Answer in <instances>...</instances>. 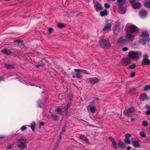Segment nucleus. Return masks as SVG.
<instances>
[{
	"mask_svg": "<svg viewBox=\"0 0 150 150\" xmlns=\"http://www.w3.org/2000/svg\"><path fill=\"white\" fill-rule=\"evenodd\" d=\"M126 36L125 38H134L136 33L139 31V28L131 23H127L125 27Z\"/></svg>",
	"mask_w": 150,
	"mask_h": 150,
	"instance_id": "1",
	"label": "nucleus"
},
{
	"mask_svg": "<svg viewBox=\"0 0 150 150\" xmlns=\"http://www.w3.org/2000/svg\"><path fill=\"white\" fill-rule=\"evenodd\" d=\"M99 45L102 48L105 49H108L111 47L110 42L105 39H102L100 40Z\"/></svg>",
	"mask_w": 150,
	"mask_h": 150,
	"instance_id": "2",
	"label": "nucleus"
},
{
	"mask_svg": "<svg viewBox=\"0 0 150 150\" xmlns=\"http://www.w3.org/2000/svg\"><path fill=\"white\" fill-rule=\"evenodd\" d=\"M141 55L140 52L131 51L128 53L129 58L130 59H135L139 58Z\"/></svg>",
	"mask_w": 150,
	"mask_h": 150,
	"instance_id": "3",
	"label": "nucleus"
},
{
	"mask_svg": "<svg viewBox=\"0 0 150 150\" xmlns=\"http://www.w3.org/2000/svg\"><path fill=\"white\" fill-rule=\"evenodd\" d=\"M26 143L25 139H19L17 146L19 148L23 149L26 147Z\"/></svg>",
	"mask_w": 150,
	"mask_h": 150,
	"instance_id": "4",
	"label": "nucleus"
},
{
	"mask_svg": "<svg viewBox=\"0 0 150 150\" xmlns=\"http://www.w3.org/2000/svg\"><path fill=\"white\" fill-rule=\"evenodd\" d=\"M134 38H119L118 41V43L122 45L126 42H129L133 41Z\"/></svg>",
	"mask_w": 150,
	"mask_h": 150,
	"instance_id": "5",
	"label": "nucleus"
},
{
	"mask_svg": "<svg viewBox=\"0 0 150 150\" xmlns=\"http://www.w3.org/2000/svg\"><path fill=\"white\" fill-rule=\"evenodd\" d=\"M129 1L132 4V7L134 9H138L141 7V4L138 2H135V0H129Z\"/></svg>",
	"mask_w": 150,
	"mask_h": 150,
	"instance_id": "6",
	"label": "nucleus"
},
{
	"mask_svg": "<svg viewBox=\"0 0 150 150\" xmlns=\"http://www.w3.org/2000/svg\"><path fill=\"white\" fill-rule=\"evenodd\" d=\"M94 8L97 12L100 11L103 9L102 5L98 2L94 3Z\"/></svg>",
	"mask_w": 150,
	"mask_h": 150,
	"instance_id": "7",
	"label": "nucleus"
},
{
	"mask_svg": "<svg viewBox=\"0 0 150 150\" xmlns=\"http://www.w3.org/2000/svg\"><path fill=\"white\" fill-rule=\"evenodd\" d=\"M105 22L106 23L103 29V31L109 30L112 27L111 24L110 23H108V20H106Z\"/></svg>",
	"mask_w": 150,
	"mask_h": 150,
	"instance_id": "8",
	"label": "nucleus"
},
{
	"mask_svg": "<svg viewBox=\"0 0 150 150\" xmlns=\"http://www.w3.org/2000/svg\"><path fill=\"white\" fill-rule=\"evenodd\" d=\"M131 62V59L127 57L123 59L122 63V65L126 66L130 64Z\"/></svg>",
	"mask_w": 150,
	"mask_h": 150,
	"instance_id": "9",
	"label": "nucleus"
},
{
	"mask_svg": "<svg viewBox=\"0 0 150 150\" xmlns=\"http://www.w3.org/2000/svg\"><path fill=\"white\" fill-rule=\"evenodd\" d=\"M134 138H132V144L135 147L139 148L140 146L139 140L134 141L133 139H134Z\"/></svg>",
	"mask_w": 150,
	"mask_h": 150,
	"instance_id": "10",
	"label": "nucleus"
},
{
	"mask_svg": "<svg viewBox=\"0 0 150 150\" xmlns=\"http://www.w3.org/2000/svg\"><path fill=\"white\" fill-rule=\"evenodd\" d=\"M139 14L140 17L143 18H145L147 15L146 11L144 10L141 11L139 13Z\"/></svg>",
	"mask_w": 150,
	"mask_h": 150,
	"instance_id": "11",
	"label": "nucleus"
},
{
	"mask_svg": "<svg viewBox=\"0 0 150 150\" xmlns=\"http://www.w3.org/2000/svg\"><path fill=\"white\" fill-rule=\"evenodd\" d=\"M87 109L88 112L90 111L93 113H95L96 110V107L94 106L88 105L87 107Z\"/></svg>",
	"mask_w": 150,
	"mask_h": 150,
	"instance_id": "12",
	"label": "nucleus"
},
{
	"mask_svg": "<svg viewBox=\"0 0 150 150\" xmlns=\"http://www.w3.org/2000/svg\"><path fill=\"white\" fill-rule=\"evenodd\" d=\"M99 81V79L96 78H91L90 79V83L92 84H95Z\"/></svg>",
	"mask_w": 150,
	"mask_h": 150,
	"instance_id": "13",
	"label": "nucleus"
},
{
	"mask_svg": "<svg viewBox=\"0 0 150 150\" xmlns=\"http://www.w3.org/2000/svg\"><path fill=\"white\" fill-rule=\"evenodd\" d=\"M1 52L4 54L7 55H9L12 53V52L7 49H4L2 50Z\"/></svg>",
	"mask_w": 150,
	"mask_h": 150,
	"instance_id": "14",
	"label": "nucleus"
},
{
	"mask_svg": "<svg viewBox=\"0 0 150 150\" xmlns=\"http://www.w3.org/2000/svg\"><path fill=\"white\" fill-rule=\"evenodd\" d=\"M118 11L121 14H124L126 11V8L123 7H120L119 8Z\"/></svg>",
	"mask_w": 150,
	"mask_h": 150,
	"instance_id": "15",
	"label": "nucleus"
},
{
	"mask_svg": "<svg viewBox=\"0 0 150 150\" xmlns=\"http://www.w3.org/2000/svg\"><path fill=\"white\" fill-rule=\"evenodd\" d=\"M149 99L147 95L145 93L142 94L140 97V99L141 101H143L145 99Z\"/></svg>",
	"mask_w": 150,
	"mask_h": 150,
	"instance_id": "16",
	"label": "nucleus"
},
{
	"mask_svg": "<svg viewBox=\"0 0 150 150\" xmlns=\"http://www.w3.org/2000/svg\"><path fill=\"white\" fill-rule=\"evenodd\" d=\"M150 63V60L147 58L144 59L142 62V65H148Z\"/></svg>",
	"mask_w": 150,
	"mask_h": 150,
	"instance_id": "17",
	"label": "nucleus"
},
{
	"mask_svg": "<svg viewBox=\"0 0 150 150\" xmlns=\"http://www.w3.org/2000/svg\"><path fill=\"white\" fill-rule=\"evenodd\" d=\"M146 38H142L139 40V42H140L142 43L143 44H145L147 42L150 40L149 38H148V39H146Z\"/></svg>",
	"mask_w": 150,
	"mask_h": 150,
	"instance_id": "18",
	"label": "nucleus"
},
{
	"mask_svg": "<svg viewBox=\"0 0 150 150\" xmlns=\"http://www.w3.org/2000/svg\"><path fill=\"white\" fill-rule=\"evenodd\" d=\"M118 146L121 148L123 149H125L126 146V145L122 142L120 141L118 143Z\"/></svg>",
	"mask_w": 150,
	"mask_h": 150,
	"instance_id": "19",
	"label": "nucleus"
},
{
	"mask_svg": "<svg viewBox=\"0 0 150 150\" xmlns=\"http://www.w3.org/2000/svg\"><path fill=\"white\" fill-rule=\"evenodd\" d=\"M126 2V0H117V4L121 6L124 4Z\"/></svg>",
	"mask_w": 150,
	"mask_h": 150,
	"instance_id": "20",
	"label": "nucleus"
},
{
	"mask_svg": "<svg viewBox=\"0 0 150 150\" xmlns=\"http://www.w3.org/2000/svg\"><path fill=\"white\" fill-rule=\"evenodd\" d=\"M149 34L146 31H145L142 33V36L143 37H148L149 36Z\"/></svg>",
	"mask_w": 150,
	"mask_h": 150,
	"instance_id": "21",
	"label": "nucleus"
},
{
	"mask_svg": "<svg viewBox=\"0 0 150 150\" xmlns=\"http://www.w3.org/2000/svg\"><path fill=\"white\" fill-rule=\"evenodd\" d=\"M108 12L106 10H104L100 12V15L101 16H103L107 15Z\"/></svg>",
	"mask_w": 150,
	"mask_h": 150,
	"instance_id": "22",
	"label": "nucleus"
},
{
	"mask_svg": "<svg viewBox=\"0 0 150 150\" xmlns=\"http://www.w3.org/2000/svg\"><path fill=\"white\" fill-rule=\"evenodd\" d=\"M64 128H63L62 131V132L60 133V135H59V139H58L57 141H58V142L60 141L61 139H62V135L63 133L64 132Z\"/></svg>",
	"mask_w": 150,
	"mask_h": 150,
	"instance_id": "23",
	"label": "nucleus"
},
{
	"mask_svg": "<svg viewBox=\"0 0 150 150\" xmlns=\"http://www.w3.org/2000/svg\"><path fill=\"white\" fill-rule=\"evenodd\" d=\"M62 109L61 108H58L56 109L55 111L57 112L58 114L61 115L62 114Z\"/></svg>",
	"mask_w": 150,
	"mask_h": 150,
	"instance_id": "24",
	"label": "nucleus"
},
{
	"mask_svg": "<svg viewBox=\"0 0 150 150\" xmlns=\"http://www.w3.org/2000/svg\"><path fill=\"white\" fill-rule=\"evenodd\" d=\"M112 145L113 147L115 149H117L118 148L117 144L115 141H113L112 142Z\"/></svg>",
	"mask_w": 150,
	"mask_h": 150,
	"instance_id": "25",
	"label": "nucleus"
},
{
	"mask_svg": "<svg viewBox=\"0 0 150 150\" xmlns=\"http://www.w3.org/2000/svg\"><path fill=\"white\" fill-rule=\"evenodd\" d=\"M120 30V27L118 25L116 24L115 26V32H119Z\"/></svg>",
	"mask_w": 150,
	"mask_h": 150,
	"instance_id": "26",
	"label": "nucleus"
},
{
	"mask_svg": "<svg viewBox=\"0 0 150 150\" xmlns=\"http://www.w3.org/2000/svg\"><path fill=\"white\" fill-rule=\"evenodd\" d=\"M124 141L126 144H131V142L129 139L125 138L124 139Z\"/></svg>",
	"mask_w": 150,
	"mask_h": 150,
	"instance_id": "27",
	"label": "nucleus"
},
{
	"mask_svg": "<svg viewBox=\"0 0 150 150\" xmlns=\"http://www.w3.org/2000/svg\"><path fill=\"white\" fill-rule=\"evenodd\" d=\"M35 126V123L34 122H33L31 125V128L33 131L34 130V128Z\"/></svg>",
	"mask_w": 150,
	"mask_h": 150,
	"instance_id": "28",
	"label": "nucleus"
},
{
	"mask_svg": "<svg viewBox=\"0 0 150 150\" xmlns=\"http://www.w3.org/2000/svg\"><path fill=\"white\" fill-rule=\"evenodd\" d=\"M5 66L8 69L13 68H14V66L12 65L6 64H5Z\"/></svg>",
	"mask_w": 150,
	"mask_h": 150,
	"instance_id": "29",
	"label": "nucleus"
},
{
	"mask_svg": "<svg viewBox=\"0 0 150 150\" xmlns=\"http://www.w3.org/2000/svg\"><path fill=\"white\" fill-rule=\"evenodd\" d=\"M57 27L59 28H63L65 26V25L61 23H59L57 25Z\"/></svg>",
	"mask_w": 150,
	"mask_h": 150,
	"instance_id": "30",
	"label": "nucleus"
},
{
	"mask_svg": "<svg viewBox=\"0 0 150 150\" xmlns=\"http://www.w3.org/2000/svg\"><path fill=\"white\" fill-rule=\"evenodd\" d=\"M14 42H17L18 43L21 44L22 45H23L24 43L23 42L20 40H16L14 41Z\"/></svg>",
	"mask_w": 150,
	"mask_h": 150,
	"instance_id": "31",
	"label": "nucleus"
},
{
	"mask_svg": "<svg viewBox=\"0 0 150 150\" xmlns=\"http://www.w3.org/2000/svg\"><path fill=\"white\" fill-rule=\"evenodd\" d=\"M144 89L145 91H147L150 90V85L146 86L144 88Z\"/></svg>",
	"mask_w": 150,
	"mask_h": 150,
	"instance_id": "32",
	"label": "nucleus"
},
{
	"mask_svg": "<svg viewBox=\"0 0 150 150\" xmlns=\"http://www.w3.org/2000/svg\"><path fill=\"white\" fill-rule=\"evenodd\" d=\"M144 5L147 8L150 7V2H148L145 3Z\"/></svg>",
	"mask_w": 150,
	"mask_h": 150,
	"instance_id": "33",
	"label": "nucleus"
},
{
	"mask_svg": "<svg viewBox=\"0 0 150 150\" xmlns=\"http://www.w3.org/2000/svg\"><path fill=\"white\" fill-rule=\"evenodd\" d=\"M126 139H129L132 137L131 134H127L125 135Z\"/></svg>",
	"mask_w": 150,
	"mask_h": 150,
	"instance_id": "34",
	"label": "nucleus"
},
{
	"mask_svg": "<svg viewBox=\"0 0 150 150\" xmlns=\"http://www.w3.org/2000/svg\"><path fill=\"white\" fill-rule=\"evenodd\" d=\"M76 77L78 79H81V74L80 73L78 72L76 74Z\"/></svg>",
	"mask_w": 150,
	"mask_h": 150,
	"instance_id": "35",
	"label": "nucleus"
},
{
	"mask_svg": "<svg viewBox=\"0 0 150 150\" xmlns=\"http://www.w3.org/2000/svg\"><path fill=\"white\" fill-rule=\"evenodd\" d=\"M53 29L51 28H50L48 29V33H52L53 31Z\"/></svg>",
	"mask_w": 150,
	"mask_h": 150,
	"instance_id": "36",
	"label": "nucleus"
},
{
	"mask_svg": "<svg viewBox=\"0 0 150 150\" xmlns=\"http://www.w3.org/2000/svg\"><path fill=\"white\" fill-rule=\"evenodd\" d=\"M128 112L129 113L132 112L134 111V108H130L127 109Z\"/></svg>",
	"mask_w": 150,
	"mask_h": 150,
	"instance_id": "37",
	"label": "nucleus"
},
{
	"mask_svg": "<svg viewBox=\"0 0 150 150\" xmlns=\"http://www.w3.org/2000/svg\"><path fill=\"white\" fill-rule=\"evenodd\" d=\"M140 134L142 137H145L146 136L145 133L144 132H141Z\"/></svg>",
	"mask_w": 150,
	"mask_h": 150,
	"instance_id": "38",
	"label": "nucleus"
},
{
	"mask_svg": "<svg viewBox=\"0 0 150 150\" xmlns=\"http://www.w3.org/2000/svg\"><path fill=\"white\" fill-rule=\"evenodd\" d=\"M129 112H128L127 110H125L124 111V114L125 115L129 116Z\"/></svg>",
	"mask_w": 150,
	"mask_h": 150,
	"instance_id": "39",
	"label": "nucleus"
},
{
	"mask_svg": "<svg viewBox=\"0 0 150 150\" xmlns=\"http://www.w3.org/2000/svg\"><path fill=\"white\" fill-rule=\"evenodd\" d=\"M136 67V65L135 64H133L129 66V68L130 69H133L135 68Z\"/></svg>",
	"mask_w": 150,
	"mask_h": 150,
	"instance_id": "40",
	"label": "nucleus"
},
{
	"mask_svg": "<svg viewBox=\"0 0 150 150\" xmlns=\"http://www.w3.org/2000/svg\"><path fill=\"white\" fill-rule=\"evenodd\" d=\"M148 123L146 121H143L142 122V125L145 127H146L148 125Z\"/></svg>",
	"mask_w": 150,
	"mask_h": 150,
	"instance_id": "41",
	"label": "nucleus"
},
{
	"mask_svg": "<svg viewBox=\"0 0 150 150\" xmlns=\"http://www.w3.org/2000/svg\"><path fill=\"white\" fill-rule=\"evenodd\" d=\"M83 69H74V71L76 72H82L83 71Z\"/></svg>",
	"mask_w": 150,
	"mask_h": 150,
	"instance_id": "42",
	"label": "nucleus"
},
{
	"mask_svg": "<svg viewBox=\"0 0 150 150\" xmlns=\"http://www.w3.org/2000/svg\"><path fill=\"white\" fill-rule=\"evenodd\" d=\"M104 6L105 8H109L110 6V5L107 3L105 4Z\"/></svg>",
	"mask_w": 150,
	"mask_h": 150,
	"instance_id": "43",
	"label": "nucleus"
},
{
	"mask_svg": "<svg viewBox=\"0 0 150 150\" xmlns=\"http://www.w3.org/2000/svg\"><path fill=\"white\" fill-rule=\"evenodd\" d=\"M128 50V48L125 47L122 48V50L123 51H126Z\"/></svg>",
	"mask_w": 150,
	"mask_h": 150,
	"instance_id": "44",
	"label": "nucleus"
},
{
	"mask_svg": "<svg viewBox=\"0 0 150 150\" xmlns=\"http://www.w3.org/2000/svg\"><path fill=\"white\" fill-rule=\"evenodd\" d=\"M135 75V73L134 72H133L131 74L130 76L131 77H133Z\"/></svg>",
	"mask_w": 150,
	"mask_h": 150,
	"instance_id": "45",
	"label": "nucleus"
},
{
	"mask_svg": "<svg viewBox=\"0 0 150 150\" xmlns=\"http://www.w3.org/2000/svg\"><path fill=\"white\" fill-rule=\"evenodd\" d=\"M77 150H84V148L81 147H77Z\"/></svg>",
	"mask_w": 150,
	"mask_h": 150,
	"instance_id": "46",
	"label": "nucleus"
},
{
	"mask_svg": "<svg viewBox=\"0 0 150 150\" xmlns=\"http://www.w3.org/2000/svg\"><path fill=\"white\" fill-rule=\"evenodd\" d=\"M83 72L86 73L88 74H90V73H89V72L86 70H83Z\"/></svg>",
	"mask_w": 150,
	"mask_h": 150,
	"instance_id": "47",
	"label": "nucleus"
},
{
	"mask_svg": "<svg viewBox=\"0 0 150 150\" xmlns=\"http://www.w3.org/2000/svg\"><path fill=\"white\" fill-rule=\"evenodd\" d=\"M146 114L147 115H150V110H148L146 112Z\"/></svg>",
	"mask_w": 150,
	"mask_h": 150,
	"instance_id": "48",
	"label": "nucleus"
},
{
	"mask_svg": "<svg viewBox=\"0 0 150 150\" xmlns=\"http://www.w3.org/2000/svg\"><path fill=\"white\" fill-rule=\"evenodd\" d=\"M26 127L25 126H23L21 128L22 131H23L26 129Z\"/></svg>",
	"mask_w": 150,
	"mask_h": 150,
	"instance_id": "49",
	"label": "nucleus"
},
{
	"mask_svg": "<svg viewBox=\"0 0 150 150\" xmlns=\"http://www.w3.org/2000/svg\"><path fill=\"white\" fill-rule=\"evenodd\" d=\"M148 57V55L147 54H145L144 56V59L147 58Z\"/></svg>",
	"mask_w": 150,
	"mask_h": 150,
	"instance_id": "50",
	"label": "nucleus"
},
{
	"mask_svg": "<svg viewBox=\"0 0 150 150\" xmlns=\"http://www.w3.org/2000/svg\"><path fill=\"white\" fill-rule=\"evenodd\" d=\"M79 137L80 139H83L84 137V135H81Z\"/></svg>",
	"mask_w": 150,
	"mask_h": 150,
	"instance_id": "51",
	"label": "nucleus"
},
{
	"mask_svg": "<svg viewBox=\"0 0 150 150\" xmlns=\"http://www.w3.org/2000/svg\"><path fill=\"white\" fill-rule=\"evenodd\" d=\"M110 139L112 142H113V141H115L112 137L110 138Z\"/></svg>",
	"mask_w": 150,
	"mask_h": 150,
	"instance_id": "52",
	"label": "nucleus"
},
{
	"mask_svg": "<svg viewBox=\"0 0 150 150\" xmlns=\"http://www.w3.org/2000/svg\"><path fill=\"white\" fill-rule=\"evenodd\" d=\"M41 66H42L41 65H37L35 66V67L37 68H38Z\"/></svg>",
	"mask_w": 150,
	"mask_h": 150,
	"instance_id": "53",
	"label": "nucleus"
},
{
	"mask_svg": "<svg viewBox=\"0 0 150 150\" xmlns=\"http://www.w3.org/2000/svg\"><path fill=\"white\" fill-rule=\"evenodd\" d=\"M40 125L42 126H43L44 125V123L43 122H40Z\"/></svg>",
	"mask_w": 150,
	"mask_h": 150,
	"instance_id": "54",
	"label": "nucleus"
},
{
	"mask_svg": "<svg viewBox=\"0 0 150 150\" xmlns=\"http://www.w3.org/2000/svg\"><path fill=\"white\" fill-rule=\"evenodd\" d=\"M131 121L132 122H134L135 121V119L133 118H131Z\"/></svg>",
	"mask_w": 150,
	"mask_h": 150,
	"instance_id": "55",
	"label": "nucleus"
},
{
	"mask_svg": "<svg viewBox=\"0 0 150 150\" xmlns=\"http://www.w3.org/2000/svg\"><path fill=\"white\" fill-rule=\"evenodd\" d=\"M115 115L117 116V117H120V115H119V114H118V113H116L115 114Z\"/></svg>",
	"mask_w": 150,
	"mask_h": 150,
	"instance_id": "56",
	"label": "nucleus"
},
{
	"mask_svg": "<svg viewBox=\"0 0 150 150\" xmlns=\"http://www.w3.org/2000/svg\"><path fill=\"white\" fill-rule=\"evenodd\" d=\"M131 148L130 147L128 146L127 148V150H130L131 149Z\"/></svg>",
	"mask_w": 150,
	"mask_h": 150,
	"instance_id": "57",
	"label": "nucleus"
},
{
	"mask_svg": "<svg viewBox=\"0 0 150 150\" xmlns=\"http://www.w3.org/2000/svg\"><path fill=\"white\" fill-rule=\"evenodd\" d=\"M84 141L86 142H87V141H88V139L86 138H85L84 139Z\"/></svg>",
	"mask_w": 150,
	"mask_h": 150,
	"instance_id": "58",
	"label": "nucleus"
},
{
	"mask_svg": "<svg viewBox=\"0 0 150 150\" xmlns=\"http://www.w3.org/2000/svg\"><path fill=\"white\" fill-rule=\"evenodd\" d=\"M146 108L148 110H150V106H147L146 107Z\"/></svg>",
	"mask_w": 150,
	"mask_h": 150,
	"instance_id": "59",
	"label": "nucleus"
},
{
	"mask_svg": "<svg viewBox=\"0 0 150 150\" xmlns=\"http://www.w3.org/2000/svg\"><path fill=\"white\" fill-rule=\"evenodd\" d=\"M11 148V146H9L7 147V149H10Z\"/></svg>",
	"mask_w": 150,
	"mask_h": 150,
	"instance_id": "60",
	"label": "nucleus"
},
{
	"mask_svg": "<svg viewBox=\"0 0 150 150\" xmlns=\"http://www.w3.org/2000/svg\"><path fill=\"white\" fill-rule=\"evenodd\" d=\"M94 100H98L99 99L97 98H94Z\"/></svg>",
	"mask_w": 150,
	"mask_h": 150,
	"instance_id": "61",
	"label": "nucleus"
},
{
	"mask_svg": "<svg viewBox=\"0 0 150 150\" xmlns=\"http://www.w3.org/2000/svg\"><path fill=\"white\" fill-rule=\"evenodd\" d=\"M67 109L70 107V105L69 104H68L67 106Z\"/></svg>",
	"mask_w": 150,
	"mask_h": 150,
	"instance_id": "62",
	"label": "nucleus"
},
{
	"mask_svg": "<svg viewBox=\"0 0 150 150\" xmlns=\"http://www.w3.org/2000/svg\"><path fill=\"white\" fill-rule=\"evenodd\" d=\"M3 79V78H0V81H2Z\"/></svg>",
	"mask_w": 150,
	"mask_h": 150,
	"instance_id": "63",
	"label": "nucleus"
},
{
	"mask_svg": "<svg viewBox=\"0 0 150 150\" xmlns=\"http://www.w3.org/2000/svg\"><path fill=\"white\" fill-rule=\"evenodd\" d=\"M4 137L3 136H0V139H2Z\"/></svg>",
	"mask_w": 150,
	"mask_h": 150,
	"instance_id": "64",
	"label": "nucleus"
}]
</instances>
